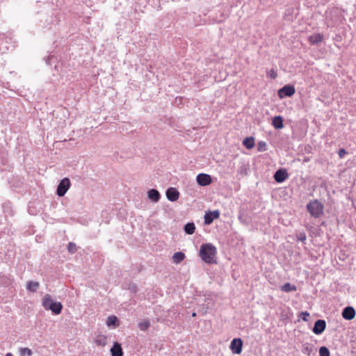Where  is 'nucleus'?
Masks as SVG:
<instances>
[{
  "label": "nucleus",
  "instance_id": "2f4dec72",
  "mask_svg": "<svg viewBox=\"0 0 356 356\" xmlns=\"http://www.w3.org/2000/svg\"><path fill=\"white\" fill-rule=\"evenodd\" d=\"M270 76L271 78L275 79L277 76V74L273 70H271Z\"/></svg>",
  "mask_w": 356,
  "mask_h": 356
},
{
  "label": "nucleus",
  "instance_id": "f704fd0d",
  "mask_svg": "<svg viewBox=\"0 0 356 356\" xmlns=\"http://www.w3.org/2000/svg\"><path fill=\"white\" fill-rule=\"evenodd\" d=\"M51 58H52V56H49V58H48V60L51 59Z\"/></svg>",
  "mask_w": 356,
  "mask_h": 356
},
{
  "label": "nucleus",
  "instance_id": "4468645a",
  "mask_svg": "<svg viewBox=\"0 0 356 356\" xmlns=\"http://www.w3.org/2000/svg\"><path fill=\"white\" fill-rule=\"evenodd\" d=\"M147 196L149 200L154 202H157L161 197L159 192L156 189H150L147 192Z\"/></svg>",
  "mask_w": 356,
  "mask_h": 356
},
{
  "label": "nucleus",
  "instance_id": "0eeeda50",
  "mask_svg": "<svg viewBox=\"0 0 356 356\" xmlns=\"http://www.w3.org/2000/svg\"><path fill=\"white\" fill-rule=\"evenodd\" d=\"M220 217V212L218 210L207 212L204 215V223L210 225L215 219Z\"/></svg>",
  "mask_w": 356,
  "mask_h": 356
},
{
  "label": "nucleus",
  "instance_id": "9d476101",
  "mask_svg": "<svg viewBox=\"0 0 356 356\" xmlns=\"http://www.w3.org/2000/svg\"><path fill=\"white\" fill-rule=\"evenodd\" d=\"M355 316V310L353 307H346L342 312V317L350 321Z\"/></svg>",
  "mask_w": 356,
  "mask_h": 356
},
{
  "label": "nucleus",
  "instance_id": "dca6fc26",
  "mask_svg": "<svg viewBox=\"0 0 356 356\" xmlns=\"http://www.w3.org/2000/svg\"><path fill=\"white\" fill-rule=\"evenodd\" d=\"M272 124L277 129H282L284 126L282 118L280 115L274 117Z\"/></svg>",
  "mask_w": 356,
  "mask_h": 356
},
{
  "label": "nucleus",
  "instance_id": "5701e85b",
  "mask_svg": "<svg viewBox=\"0 0 356 356\" xmlns=\"http://www.w3.org/2000/svg\"><path fill=\"white\" fill-rule=\"evenodd\" d=\"M20 356H31L32 351L28 348H21L19 349Z\"/></svg>",
  "mask_w": 356,
  "mask_h": 356
},
{
  "label": "nucleus",
  "instance_id": "6e6552de",
  "mask_svg": "<svg viewBox=\"0 0 356 356\" xmlns=\"http://www.w3.org/2000/svg\"><path fill=\"white\" fill-rule=\"evenodd\" d=\"M326 327V322L325 320L319 319L316 321L313 327V332L316 334H321Z\"/></svg>",
  "mask_w": 356,
  "mask_h": 356
},
{
  "label": "nucleus",
  "instance_id": "20e7f679",
  "mask_svg": "<svg viewBox=\"0 0 356 356\" xmlns=\"http://www.w3.org/2000/svg\"><path fill=\"white\" fill-rule=\"evenodd\" d=\"M70 186V181L68 178L63 179L57 188V195L60 197L63 196Z\"/></svg>",
  "mask_w": 356,
  "mask_h": 356
},
{
  "label": "nucleus",
  "instance_id": "aec40b11",
  "mask_svg": "<svg viewBox=\"0 0 356 356\" xmlns=\"http://www.w3.org/2000/svg\"><path fill=\"white\" fill-rule=\"evenodd\" d=\"M243 144L247 149H251L254 145V140L252 137L245 138L243 141Z\"/></svg>",
  "mask_w": 356,
  "mask_h": 356
},
{
  "label": "nucleus",
  "instance_id": "bb28decb",
  "mask_svg": "<svg viewBox=\"0 0 356 356\" xmlns=\"http://www.w3.org/2000/svg\"><path fill=\"white\" fill-rule=\"evenodd\" d=\"M257 149L260 152L265 151L266 149V143L264 141H260L257 144Z\"/></svg>",
  "mask_w": 356,
  "mask_h": 356
},
{
  "label": "nucleus",
  "instance_id": "412c9836",
  "mask_svg": "<svg viewBox=\"0 0 356 356\" xmlns=\"http://www.w3.org/2000/svg\"><path fill=\"white\" fill-rule=\"evenodd\" d=\"M39 282H29L26 284V289L32 292H35L39 288Z\"/></svg>",
  "mask_w": 356,
  "mask_h": 356
},
{
  "label": "nucleus",
  "instance_id": "1a4fd4ad",
  "mask_svg": "<svg viewBox=\"0 0 356 356\" xmlns=\"http://www.w3.org/2000/svg\"><path fill=\"white\" fill-rule=\"evenodd\" d=\"M167 198L172 202L177 201L179 197V192L176 188L170 187L166 191Z\"/></svg>",
  "mask_w": 356,
  "mask_h": 356
},
{
  "label": "nucleus",
  "instance_id": "f3484780",
  "mask_svg": "<svg viewBox=\"0 0 356 356\" xmlns=\"http://www.w3.org/2000/svg\"><path fill=\"white\" fill-rule=\"evenodd\" d=\"M185 258H186V256H185L184 253H183L181 252H177L173 254L172 259L175 264H179L180 262L184 261Z\"/></svg>",
  "mask_w": 356,
  "mask_h": 356
},
{
  "label": "nucleus",
  "instance_id": "423d86ee",
  "mask_svg": "<svg viewBox=\"0 0 356 356\" xmlns=\"http://www.w3.org/2000/svg\"><path fill=\"white\" fill-rule=\"evenodd\" d=\"M243 341L241 339H234L230 344V349L233 353L240 354L242 351Z\"/></svg>",
  "mask_w": 356,
  "mask_h": 356
},
{
  "label": "nucleus",
  "instance_id": "f03ea898",
  "mask_svg": "<svg viewBox=\"0 0 356 356\" xmlns=\"http://www.w3.org/2000/svg\"><path fill=\"white\" fill-rule=\"evenodd\" d=\"M42 306L46 310H51L54 314L62 312L63 305L60 302L54 301L49 294H46L42 298Z\"/></svg>",
  "mask_w": 356,
  "mask_h": 356
},
{
  "label": "nucleus",
  "instance_id": "cd10ccee",
  "mask_svg": "<svg viewBox=\"0 0 356 356\" xmlns=\"http://www.w3.org/2000/svg\"><path fill=\"white\" fill-rule=\"evenodd\" d=\"M68 250L69 252L73 253L76 250V246L73 243H70L68 245Z\"/></svg>",
  "mask_w": 356,
  "mask_h": 356
},
{
  "label": "nucleus",
  "instance_id": "c756f323",
  "mask_svg": "<svg viewBox=\"0 0 356 356\" xmlns=\"http://www.w3.org/2000/svg\"><path fill=\"white\" fill-rule=\"evenodd\" d=\"M307 210L312 213V202H309L307 205Z\"/></svg>",
  "mask_w": 356,
  "mask_h": 356
},
{
  "label": "nucleus",
  "instance_id": "b1692460",
  "mask_svg": "<svg viewBox=\"0 0 356 356\" xmlns=\"http://www.w3.org/2000/svg\"><path fill=\"white\" fill-rule=\"evenodd\" d=\"M149 327V322L148 321H143L138 324V327L140 330L145 331Z\"/></svg>",
  "mask_w": 356,
  "mask_h": 356
},
{
  "label": "nucleus",
  "instance_id": "9b49d317",
  "mask_svg": "<svg viewBox=\"0 0 356 356\" xmlns=\"http://www.w3.org/2000/svg\"><path fill=\"white\" fill-rule=\"evenodd\" d=\"M197 182L202 186H208L211 182V178L209 175L200 174L197 176Z\"/></svg>",
  "mask_w": 356,
  "mask_h": 356
},
{
  "label": "nucleus",
  "instance_id": "f257e3e1",
  "mask_svg": "<svg viewBox=\"0 0 356 356\" xmlns=\"http://www.w3.org/2000/svg\"><path fill=\"white\" fill-rule=\"evenodd\" d=\"M216 254L217 249L213 244L205 243L200 246L199 256L206 264H216Z\"/></svg>",
  "mask_w": 356,
  "mask_h": 356
},
{
  "label": "nucleus",
  "instance_id": "a211bd4d",
  "mask_svg": "<svg viewBox=\"0 0 356 356\" xmlns=\"http://www.w3.org/2000/svg\"><path fill=\"white\" fill-rule=\"evenodd\" d=\"M106 325L108 327H111V326L117 327L119 325L118 318L115 316H108L107 321H106Z\"/></svg>",
  "mask_w": 356,
  "mask_h": 356
},
{
  "label": "nucleus",
  "instance_id": "7c9ffc66",
  "mask_svg": "<svg viewBox=\"0 0 356 356\" xmlns=\"http://www.w3.org/2000/svg\"><path fill=\"white\" fill-rule=\"evenodd\" d=\"M346 153V150L344 149H340L339 150V156H342L343 154H345Z\"/></svg>",
  "mask_w": 356,
  "mask_h": 356
},
{
  "label": "nucleus",
  "instance_id": "c85d7f7f",
  "mask_svg": "<svg viewBox=\"0 0 356 356\" xmlns=\"http://www.w3.org/2000/svg\"><path fill=\"white\" fill-rule=\"evenodd\" d=\"M301 316L303 321H307V317L309 316V314L308 312L302 313Z\"/></svg>",
  "mask_w": 356,
  "mask_h": 356
},
{
  "label": "nucleus",
  "instance_id": "ddd939ff",
  "mask_svg": "<svg viewBox=\"0 0 356 356\" xmlns=\"http://www.w3.org/2000/svg\"><path fill=\"white\" fill-rule=\"evenodd\" d=\"M112 356H123V351L121 345L115 342L113 347L111 349Z\"/></svg>",
  "mask_w": 356,
  "mask_h": 356
},
{
  "label": "nucleus",
  "instance_id": "39448f33",
  "mask_svg": "<svg viewBox=\"0 0 356 356\" xmlns=\"http://www.w3.org/2000/svg\"><path fill=\"white\" fill-rule=\"evenodd\" d=\"M289 178L287 170L284 168L279 169L274 174V179L276 182L282 183Z\"/></svg>",
  "mask_w": 356,
  "mask_h": 356
},
{
  "label": "nucleus",
  "instance_id": "393cba45",
  "mask_svg": "<svg viewBox=\"0 0 356 356\" xmlns=\"http://www.w3.org/2000/svg\"><path fill=\"white\" fill-rule=\"evenodd\" d=\"M319 355L320 356H330V350L329 349L325 346H322L319 349Z\"/></svg>",
  "mask_w": 356,
  "mask_h": 356
},
{
  "label": "nucleus",
  "instance_id": "4be33fe9",
  "mask_svg": "<svg viewBox=\"0 0 356 356\" xmlns=\"http://www.w3.org/2000/svg\"><path fill=\"white\" fill-rule=\"evenodd\" d=\"M195 226L193 222H188L184 226V231L188 234H193L195 232Z\"/></svg>",
  "mask_w": 356,
  "mask_h": 356
},
{
  "label": "nucleus",
  "instance_id": "f8f14e48",
  "mask_svg": "<svg viewBox=\"0 0 356 356\" xmlns=\"http://www.w3.org/2000/svg\"><path fill=\"white\" fill-rule=\"evenodd\" d=\"M323 213V205L318 201H313V217H318Z\"/></svg>",
  "mask_w": 356,
  "mask_h": 356
},
{
  "label": "nucleus",
  "instance_id": "473e14b6",
  "mask_svg": "<svg viewBox=\"0 0 356 356\" xmlns=\"http://www.w3.org/2000/svg\"><path fill=\"white\" fill-rule=\"evenodd\" d=\"M6 356H13L12 353H8Z\"/></svg>",
  "mask_w": 356,
  "mask_h": 356
},
{
  "label": "nucleus",
  "instance_id": "a878e982",
  "mask_svg": "<svg viewBox=\"0 0 356 356\" xmlns=\"http://www.w3.org/2000/svg\"><path fill=\"white\" fill-rule=\"evenodd\" d=\"M323 38V37L322 35L319 33L315 34L314 35H313V44H318V42H322Z\"/></svg>",
  "mask_w": 356,
  "mask_h": 356
},
{
  "label": "nucleus",
  "instance_id": "7ed1b4c3",
  "mask_svg": "<svg viewBox=\"0 0 356 356\" xmlns=\"http://www.w3.org/2000/svg\"><path fill=\"white\" fill-rule=\"evenodd\" d=\"M296 92L295 87L292 85H285L278 90V96L283 99L286 97H291Z\"/></svg>",
  "mask_w": 356,
  "mask_h": 356
},
{
  "label": "nucleus",
  "instance_id": "6ab92c4d",
  "mask_svg": "<svg viewBox=\"0 0 356 356\" xmlns=\"http://www.w3.org/2000/svg\"><path fill=\"white\" fill-rule=\"evenodd\" d=\"M281 290L284 292L296 291L297 290V287L294 284L286 283L282 286Z\"/></svg>",
  "mask_w": 356,
  "mask_h": 356
},
{
  "label": "nucleus",
  "instance_id": "72a5a7b5",
  "mask_svg": "<svg viewBox=\"0 0 356 356\" xmlns=\"http://www.w3.org/2000/svg\"><path fill=\"white\" fill-rule=\"evenodd\" d=\"M308 40L312 42V36L308 37Z\"/></svg>",
  "mask_w": 356,
  "mask_h": 356
},
{
  "label": "nucleus",
  "instance_id": "2eb2a0df",
  "mask_svg": "<svg viewBox=\"0 0 356 356\" xmlns=\"http://www.w3.org/2000/svg\"><path fill=\"white\" fill-rule=\"evenodd\" d=\"M97 346L104 347L107 343V337L104 334H99L95 339Z\"/></svg>",
  "mask_w": 356,
  "mask_h": 356
}]
</instances>
